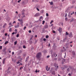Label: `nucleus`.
Instances as JSON below:
<instances>
[{
	"label": "nucleus",
	"instance_id": "obj_54",
	"mask_svg": "<svg viewBox=\"0 0 76 76\" xmlns=\"http://www.w3.org/2000/svg\"><path fill=\"white\" fill-rule=\"evenodd\" d=\"M20 14H19L18 15V16H19V18H20Z\"/></svg>",
	"mask_w": 76,
	"mask_h": 76
},
{
	"label": "nucleus",
	"instance_id": "obj_11",
	"mask_svg": "<svg viewBox=\"0 0 76 76\" xmlns=\"http://www.w3.org/2000/svg\"><path fill=\"white\" fill-rule=\"evenodd\" d=\"M9 25H11V26H10L9 27H12V26H13V25L12 24V22H11L10 23H9Z\"/></svg>",
	"mask_w": 76,
	"mask_h": 76
},
{
	"label": "nucleus",
	"instance_id": "obj_4",
	"mask_svg": "<svg viewBox=\"0 0 76 76\" xmlns=\"http://www.w3.org/2000/svg\"><path fill=\"white\" fill-rule=\"evenodd\" d=\"M69 37H71V38H72L73 37V34H72V32H70L69 35Z\"/></svg>",
	"mask_w": 76,
	"mask_h": 76
},
{
	"label": "nucleus",
	"instance_id": "obj_63",
	"mask_svg": "<svg viewBox=\"0 0 76 76\" xmlns=\"http://www.w3.org/2000/svg\"><path fill=\"white\" fill-rule=\"evenodd\" d=\"M37 10H38V11H39V10L38 8H37Z\"/></svg>",
	"mask_w": 76,
	"mask_h": 76
},
{
	"label": "nucleus",
	"instance_id": "obj_23",
	"mask_svg": "<svg viewBox=\"0 0 76 76\" xmlns=\"http://www.w3.org/2000/svg\"><path fill=\"white\" fill-rule=\"evenodd\" d=\"M21 23V24H23V21H22V20H21V21H20Z\"/></svg>",
	"mask_w": 76,
	"mask_h": 76
},
{
	"label": "nucleus",
	"instance_id": "obj_49",
	"mask_svg": "<svg viewBox=\"0 0 76 76\" xmlns=\"http://www.w3.org/2000/svg\"><path fill=\"white\" fill-rule=\"evenodd\" d=\"M61 25L62 26H63V23H61Z\"/></svg>",
	"mask_w": 76,
	"mask_h": 76
},
{
	"label": "nucleus",
	"instance_id": "obj_33",
	"mask_svg": "<svg viewBox=\"0 0 76 76\" xmlns=\"http://www.w3.org/2000/svg\"><path fill=\"white\" fill-rule=\"evenodd\" d=\"M49 36H48V35H47V36H46V38H48V37H49Z\"/></svg>",
	"mask_w": 76,
	"mask_h": 76
},
{
	"label": "nucleus",
	"instance_id": "obj_22",
	"mask_svg": "<svg viewBox=\"0 0 76 76\" xmlns=\"http://www.w3.org/2000/svg\"><path fill=\"white\" fill-rule=\"evenodd\" d=\"M17 44V41H15L14 42V45H16Z\"/></svg>",
	"mask_w": 76,
	"mask_h": 76
},
{
	"label": "nucleus",
	"instance_id": "obj_5",
	"mask_svg": "<svg viewBox=\"0 0 76 76\" xmlns=\"http://www.w3.org/2000/svg\"><path fill=\"white\" fill-rule=\"evenodd\" d=\"M41 15V14L37 13L34 16V17H37V16H40Z\"/></svg>",
	"mask_w": 76,
	"mask_h": 76
},
{
	"label": "nucleus",
	"instance_id": "obj_32",
	"mask_svg": "<svg viewBox=\"0 0 76 76\" xmlns=\"http://www.w3.org/2000/svg\"><path fill=\"white\" fill-rule=\"evenodd\" d=\"M65 20H66V21H67V17L65 18Z\"/></svg>",
	"mask_w": 76,
	"mask_h": 76
},
{
	"label": "nucleus",
	"instance_id": "obj_14",
	"mask_svg": "<svg viewBox=\"0 0 76 76\" xmlns=\"http://www.w3.org/2000/svg\"><path fill=\"white\" fill-rule=\"evenodd\" d=\"M70 48V45L68 46H66V48L67 49V48Z\"/></svg>",
	"mask_w": 76,
	"mask_h": 76
},
{
	"label": "nucleus",
	"instance_id": "obj_28",
	"mask_svg": "<svg viewBox=\"0 0 76 76\" xmlns=\"http://www.w3.org/2000/svg\"><path fill=\"white\" fill-rule=\"evenodd\" d=\"M25 12V10L24 9H23L22 10V12Z\"/></svg>",
	"mask_w": 76,
	"mask_h": 76
},
{
	"label": "nucleus",
	"instance_id": "obj_52",
	"mask_svg": "<svg viewBox=\"0 0 76 76\" xmlns=\"http://www.w3.org/2000/svg\"><path fill=\"white\" fill-rule=\"evenodd\" d=\"M61 69L62 70H63L64 69V68L63 67H61Z\"/></svg>",
	"mask_w": 76,
	"mask_h": 76
},
{
	"label": "nucleus",
	"instance_id": "obj_44",
	"mask_svg": "<svg viewBox=\"0 0 76 76\" xmlns=\"http://www.w3.org/2000/svg\"><path fill=\"white\" fill-rule=\"evenodd\" d=\"M2 46H0V49H1H1H2Z\"/></svg>",
	"mask_w": 76,
	"mask_h": 76
},
{
	"label": "nucleus",
	"instance_id": "obj_58",
	"mask_svg": "<svg viewBox=\"0 0 76 76\" xmlns=\"http://www.w3.org/2000/svg\"><path fill=\"white\" fill-rule=\"evenodd\" d=\"M12 55H14V52H12Z\"/></svg>",
	"mask_w": 76,
	"mask_h": 76
},
{
	"label": "nucleus",
	"instance_id": "obj_62",
	"mask_svg": "<svg viewBox=\"0 0 76 76\" xmlns=\"http://www.w3.org/2000/svg\"><path fill=\"white\" fill-rule=\"evenodd\" d=\"M68 75H69V76H71V74H70V73H69L68 74Z\"/></svg>",
	"mask_w": 76,
	"mask_h": 76
},
{
	"label": "nucleus",
	"instance_id": "obj_12",
	"mask_svg": "<svg viewBox=\"0 0 76 76\" xmlns=\"http://www.w3.org/2000/svg\"><path fill=\"white\" fill-rule=\"evenodd\" d=\"M6 25H7V23H5L3 26V28H5V27H6Z\"/></svg>",
	"mask_w": 76,
	"mask_h": 76
},
{
	"label": "nucleus",
	"instance_id": "obj_6",
	"mask_svg": "<svg viewBox=\"0 0 76 76\" xmlns=\"http://www.w3.org/2000/svg\"><path fill=\"white\" fill-rule=\"evenodd\" d=\"M50 67L48 68V66H47L46 68V70H47V72L49 71V70H50Z\"/></svg>",
	"mask_w": 76,
	"mask_h": 76
},
{
	"label": "nucleus",
	"instance_id": "obj_31",
	"mask_svg": "<svg viewBox=\"0 0 76 76\" xmlns=\"http://www.w3.org/2000/svg\"><path fill=\"white\" fill-rule=\"evenodd\" d=\"M69 69V68L67 69V72H69V70H70Z\"/></svg>",
	"mask_w": 76,
	"mask_h": 76
},
{
	"label": "nucleus",
	"instance_id": "obj_15",
	"mask_svg": "<svg viewBox=\"0 0 76 76\" xmlns=\"http://www.w3.org/2000/svg\"><path fill=\"white\" fill-rule=\"evenodd\" d=\"M28 58H29V56H28L26 58V61H27L28 60Z\"/></svg>",
	"mask_w": 76,
	"mask_h": 76
},
{
	"label": "nucleus",
	"instance_id": "obj_38",
	"mask_svg": "<svg viewBox=\"0 0 76 76\" xmlns=\"http://www.w3.org/2000/svg\"><path fill=\"white\" fill-rule=\"evenodd\" d=\"M22 20H20V19H18V21H20V22H21V21H22Z\"/></svg>",
	"mask_w": 76,
	"mask_h": 76
},
{
	"label": "nucleus",
	"instance_id": "obj_39",
	"mask_svg": "<svg viewBox=\"0 0 76 76\" xmlns=\"http://www.w3.org/2000/svg\"><path fill=\"white\" fill-rule=\"evenodd\" d=\"M21 1V0H19L18 1V3H20V2Z\"/></svg>",
	"mask_w": 76,
	"mask_h": 76
},
{
	"label": "nucleus",
	"instance_id": "obj_42",
	"mask_svg": "<svg viewBox=\"0 0 76 76\" xmlns=\"http://www.w3.org/2000/svg\"><path fill=\"white\" fill-rule=\"evenodd\" d=\"M73 7H74V6L73 5L71 7V8H73Z\"/></svg>",
	"mask_w": 76,
	"mask_h": 76
},
{
	"label": "nucleus",
	"instance_id": "obj_19",
	"mask_svg": "<svg viewBox=\"0 0 76 76\" xmlns=\"http://www.w3.org/2000/svg\"><path fill=\"white\" fill-rule=\"evenodd\" d=\"M73 20H74V18H72L70 21L71 22H73Z\"/></svg>",
	"mask_w": 76,
	"mask_h": 76
},
{
	"label": "nucleus",
	"instance_id": "obj_3",
	"mask_svg": "<svg viewBox=\"0 0 76 76\" xmlns=\"http://www.w3.org/2000/svg\"><path fill=\"white\" fill-rule=\"evenodd\" d=\"M58 30L59 31V33H61V32L63 31V29H62V28L59 27Z\"/></svg>",
	"mask_w": 76,
	"mask_h": 76
},
{
	"label": "nucleus",
	"instance_id": "obj_29",
	"mask_svg": "<svg viewBox=\"0 0 76 76\" xmlns=\"http://www.w3.org/2000/svg\"><path fill=\"white\" fill-rule=\"evenodd\" d=\"M24 17H25V15H23V16L21 17V18L22 19H23V18H24Z\"/></svg>",
	"mask_w": 76,
	"mask_h": 76
},
{
	"label": "nucleus",
	"instance_id": "obj_13",
	"mask_svg": "<svg viewBox=\"0 0 76 76\" xmlns=\"http://www.w3.org/2000/svg\"><path fill=\"white\" fill-rule=\"evenodd\" d=\"M5 60H6V59L5 58H4L3 59V64H4V62L5 61Z\"/></svg>",
	"mask_w": 76,
	"mask_h": 76
},
{
	"label": "nucleus",
	"instance_id": "obj_56",
	"mask_svg": "<svg viewBox=\"0 0 76 76\" xmlns=\"http://www.w3.org/2000/svg\"><path fill=\"white\" fill-rule=\"evenodd\" d=\"M22 69H23V67H21L20 68V70H21Z\"/></svg>",
	"mask_w": 76,
	"mask_h": 76
},
{
	"label": "nucleus",
	"instance_id": "obj_57",
	"mask_svg": "<svg viewBox=\"0 0 76 76\" xmlns=\"http://www.w3.org/2000/svg\"><path fill=\"white\" fill-rule=\"evenodd\" d=\"M49 57H50V56L49 55L47 57V58H49Z\"/></svg>",
	"mask_w": 76,
	"mask_h": 76
},
{
	"label": "nucleus",
	"instance_id": "obj_51",
	"mask_svg": "<svg viewBox=\"0 0 76 76\" xmlns=\"http://www.w3.org/2000/svg\"><path fill=\"white\" fill-rule=\"evenodd\" d=\"M16 23V21H14V22L12 23V24H13L14 23Z\"/></svg>",
	"mask_w": 76,
	"mask_h": 76
},
{
	"label": "nucleus",
	"instance_id": "obj_8",
	"mask_svg": "<svg viewBox=\"0 0 76 76\" xmlns=\"http://www.w3.org/2000/svg\"><path fill=\"white\" fill-rule=\"evenodd\" d=\"M48 25H45L44 26V28L45 29H47L48 28Z\"/></svg>",
	"mask_w": 76,
	"mask_h": 76
},
{
	"label": "nucleus",
	"instance_id": "obj_10",
	"mask_svg": "<svg viewBox=\"0 0 76 76\" xmlns=\"http://www.w3.org/2000/svg\"><path fill=\"white\" fill-rule=\"evenodd\" d=\"M19 24H18L17 26H15V28H19Z\"/></svg>",
	"mask_w": 76,
	"mask_h": 76
},
{
	"label": "nucleus",
	"instance_id": "obj_17",
	"mask_svg": "<svg viewBox=\"0 0 76 76\" xmlns=\"http://www.w3.org/2000/svg\"><path fill=\"white\" fill-rule=\"evenodd\" d=\"M72 53L73 55H75V52L74 51H72Z\"/></svg>",
	"mask_w": 76,
	"mask_h": 76
},
{
	"label": "nucleus",
	"instance_id": "obj_35",
	"mask_svg": "<svg viewBox=\"0 0 76 76\" xmlns=\"http://www.w3.org/2000/svg\"><path fill=\"white\" fill-rule=\"evenodd\" d=\"M17 64H19V63H20V62H19V61H18V62H16Z\"/></svg>",
	"mask_w": 76,
	"mask_h": 76
},
{
	"label": "nucleus",
	"instance_id": "obj_21",
	"mask_svg": "<svg viewBox=\"0 0 76 76\" xmlns=\"http://www.w3.org/2000/svg\"><path fill=\"white\" fill-rule=\"evenodd\" d=\"M66 35H69V33H68L67 31H66Z\"/></svg>",
	"mask_w": 76,
	"mask_h": 76
},
{
	"label": "nucleus",
	"instance_id": "obj_61",
	"mask_svg": "<svg viewBox=\"0 0 76 76\" xmlns=\"http://www.w3.org/2000/svg\"><path fill=\"white\" fill-rule=\"evenodd\" d=\"M68 16H69V18H70V17H71V16H70V14H69L68 15Z\"/></svg>",
	"mask_w": 76,
	"mask_h": 76
},
{
	"label": "nucleus",
	"instance_id": "obj_27",
	"mask_svg": "<svg viewBox=\"0 0 76 76\" xmlns=\"http://www.w3.org/2000/svg\"><path fill=\"white\" fill-rule=\"evenodd\" d=\"M16 37H19V34H18L17 35Z\"/></svg>",
	"mask_w": 76,
	"mask_h": 76
},
{
	"label": "nucleus",
	"instance_id": "obj_43",
	"mask_svg": "<svg viewBox=\"0 0 76 76\" xmlns=\"http://www.w3.org/2000/svg\"><path fill=\"white\" fill-rule=\"evenodd\" d=\"M35 72H36V73H37V72H38V70L36 69V71H35Z\"/></svg>",
	"mask_w": 76,
	"mask_h": 76
},
{
	"label": "nucleus",
	"instance_id": "obj_24",
	"mask_svg": "<svg viewBox=\"0 0 76 76\" xmlns=\"http://www.w3.org/2000/svg\"><path fill=\"white\" fill-rule=\"evenodd\" d=\"M45 23V21H43L42 24V25H44Z\"/></svg>",
	"mask_w": 76,
	"mask_h": 76
},
{
	"label": "nucleus",
	"instance_id": "obj_26",
	"mask_svg": "<svg viewBox=\"0 0 76 76\" xmlns=\"http://www.w3.org/2000/svg\"><path fill=\"white\" fill-rule=\"evenodd\" d=\"M67 14L66 13H65V17H67Z\"/></svg>",
	"mask_w": 76,
	"mask_h": 76
},
{
	"label": "nucleus",
	"instance_id": "obj_45",
	"mask_svg": "<svg viewBox=\"0 0 76 76\" xmlns=\"http://www.w3.org/2000/svg\"><path fill=\"white\" fill-rule=\"evenodd\" d=\"M44 12V11L43 10H42V13H43Z\"/></svg>",
	"mask_w": 76,
	"mask_h": 76
},
{
	"label": "nucleus",
	"instance_id": "obj_53",
	"mask_svg": "<svg viewBox=\"0 0 76 76\" xmlns=\"http://www.w3.org/2000/svg\"><path fill=\"white\" fill-rule=\"evenodd\" d=\"M55 67L57 69V68H58V66H55Z\"/></svg>",
	"mask_w": 76,
	"mask_h": 76
},
{
	"label": "nucleus",
	"instance_id": "obj_64",
	"mask_svg": "<svg viewBox=\"0 0 76 76\" xmlns=\"http://www.w3.org/2000/svg\"><path fill=\"white\" fill-rule=\"evenodd\" d=\"M54 22V21H53V20H51V22L52 23V22Z\"/></svg>",
	"mask_w": 76,
	"mask_h": 76
},
{
	"label": "nucleus",
	"instance_id": "obj_55",
	"mask_svg": "<svg viewBox=\"0 0 76 76\" xmlns=\"http://www.w3.org/2000/svg\"><path fill=\"white\" fill-rule=\"evenodd\" d=\"M12 35H14L15 34V32H13V33H12Z\"/></svg>",
	"mask_w": 76,
	"mask_h": 76
},
{
	"label": "nucleus",
	"instance_id": "obj_40",
	"mask_svg": "<svg viewBox=\"0 0 76 76\" xmlns=\"http://www.w3.org/2000/svg\"><path fill=\"white\" fill-rule=\"evenodd\" d=\"M52 32L53 33H56V31H55L54 30H53Z\"/></svg>",
	"mask_w": 76,
	"mask_h": 76
},
{
	"label": "nucleus",
	"instance_id": "obj_9",
	"mask_svg": "<svg viewBox=\"0 0 76 76\" xmlns=\"http://www.w3.org/2000/svg\"><path fill=\"white\" fill-rule=\"evenodd\" d=\"M42 16H40L39 18V21H41V20H42ZM42 19V20H41Z\"/></svg>",
	"mask_w": 76,
	"mask_h": 76
},
{
	"label": "nucleus",
	"instance_id": "obj_46",
	"mask_svg": "<svg viewBox=\"0 0 76 76\" xmlns=\"http://www.w3.org/2000/svg\"><path fill=\"white\" fill-rule=\"evenodd\" d=\"M28 32L29 33H31V30H29V31H28Z\"/></svg>",
	"mask_w": 76,
	"mask_h": 76
},
{
	"label": "nucleus",
	"instance_id": "obj_1",
	"mask_svg": "<svg viewBox=\"0 0 76 76\" xmlns=\"http://www.w3.org/2000/svg\"><path fill=\"white\" fill-rule=\"evenodd\" d=\"M41 56H42V55L41 54V52L38 53L36 54V57L39 60V59L40 58V57H41Z\"/></svg>",
	"mask_w": 76,
	"mask_h": 76
},
{
	"label": "nucleus",
	"instance_id": "obj_2",
	"mask_svg": "<svg viewBox=\"0 0 76 76\" xmlns=\"http://www.w3.org/2000/svg\"><path fill=\"white\" fill-rule=\"evenodd\" d=\"M58 60L59 61H62V64H63V63L65 61V59L62 58L61 57L58 58Z\"/></svg>",
	"mask_w": 76,
	"mask_h": 76
},
{
	"label": "nucleus",
	"instance_id": "obj_20",
	"mask_svg": "<svg viewBox=\"0 0 76 76\" xmlns=\"http://www.w3.org/2000/svg\"><path fill=\"white\" fill-rule=\"evenodd\" d=\"M5 44V45H6V44H8V41H7L6 42H5L4 43Z\"/></svg>",
	"mask_w": 76,
	"mask_h": 76
},
{
	"label": "nucleus",
	"instance_id": "obj_18",
	"mask_svg": "<svg viewBox=\"0 0 76 76\" xmlns=\"http://www.w3.org/2000/svg\"><path fill=\"white\" fill-rule=\"evenodd\" d=\"M12 31V28H10L9 30V32H11Z\"/></svg>",
	"mask_w": 76,
	"mask_h": 76
},
{
	"label": "nucleus",
	"instance_id": "obj_48",
	"mask_svg": "<svg viewBox=\"0 0 76 76\" xmlns=\"http://www.w3.org/2000/svg\"><path fill=\"white\" fill-rule=\"evenodd\" d=\"M22 15H24V14H25V12H22Z\"/></svg>",
	"mask_w": 76,
	"mask_h": 76
},
{
	"label": "nucleus",
	"instance_id": "obj_50",
	"mask_svg": "<svg viewBox=\"0 0 76 76\" xmlns=\"http://www.w3.org/2000/svg\"><path fill=\"white\" fill-rule=\"evenodd\" d=\"M30 43H31V44H32V41H30Z\"/></svg>",
	"mask_w": 76,
	"mask_h": 76
},
{
	"label": "nucleus",
	"instance_id": "obj_16",
	"mask_svg": "<svg viewBox=\"0 0 76 76\" xmlns=\"http://www.w3.org/2000/svg\"><path fill=\"white\" fill-rule=\"evenodd\" d=\"M52 74L53 75H55V71H52Z\"/></svg>",
	"mask_w": 76,
	"mask_h": 76
},
{
	"label": "nucleus",
	"instance_id": "obj_34",
	"mask_svg": "<svg viewBox=\"0 0 76 76\" xmlns=\"http://www.w3.org/2000/svg\"><path fill=\"white\" fill-rule=\"evenodd\" d=\"M50 4H51V5H53V2H51L50 3Z\"/></svg>",
	"mask_w": 76,
	"mask_h": 76
},
{
	"label": "nucleus",
	"instance_id": "obj_7",
	"mask_svg": "<svg viewBox=\"0 0 76 76\" xmlns=\"http://www.w3.org/2000/svg\"><path fill=\"white\" fill-rule=\"evenodd\" d=\"M52 56H55V57H56V56L57 57V54H56V53H54L52 55Z\"/></svg>",
	"mask_w": 76,
	"mask_h": 76
},
{
	"label": "nucleus",
	"instance_id": "obj_60",
	"mask_svg": "<svg viewBox=\"0 0 76 76\" xmlns=\"http://www.w3.org/2000/svg\"><path fill=\"white\" fill-rule=\"evenodd\" d=\"M64 54H65V56H66V53L65 52Z\"/></svg>",
	"mask_w": 76,
	"mask_h": 76
},
{
	"label": "nucleus",
	"instance_id": "obj_59",
	"mask_svg": "<svg viewBox=\"0 0 76 76\" xmlns=\"http://www.w3.org/2000/svg\"><path fill=\"white\" fill-rule=\"evenodd\" d=\"M32 39V37H31V38L30 39V40H31Z\"/></svg>",
	"mask_w": 76,
	"mask_h": 76
},
{
	"label": "nucleus",
	"instance_id": "obj_37",
	"mask_svg": "<svg viewBox=\"0 0 76 76\" xmlns=\"http://www.w3.org/2000/svg\"><path fill=\"white\" fill-rule=\"evenodd\" d=\"M46 16H48V13H46Z\"/></svg>",
	"mask_w": 76,
	"mask_h": 76
},
{
	"label": "nucleus",
	"instance_id": "obj_47",
	"mask_svg": "<svg viewBox=\"0 0 76 76\" xmlns=\"http://www.w3.org/2000/svg\"><path fill=\"white\" fill-rule=\"evenodd\" d=\"M7 33H5V36H7Z\"/></svg>",
	"mask_w": 76,
	"mask_h": 76
},
{
	"label": "nucleus",
	"instance_id": "obj_41",
	"mask_svg": "<svg viewBox=\"0 0 76 76\" xmlns=\"http://www.w3.org/2000/svg\"><path fill=\"white\" fill-rule=\"evenodd\" d=\"M43 41H46V39H45V38H44L43 39Z\"/></svg>",
	"mask_w": 76,
	"mask_h": 76
},
{
	"label": "nucleus",
	"instance_id": "obj_25",
	"mask_svg": "<svg viewBox=\"0 0 76 76\" xmlns=\"http://www.w3.org/2000/svg\"><path fill=\"white\" fill-rule=\"evenodd\" d=\"M23 48L25 49V48H26V46H25V45H24V46H23Z\"/></svg>",
	"mask_w": 76,
	"mask_h": 76
},
{
	"label": "nucleus",
	"instance_id": "obj_36",
	"mask_svg": "<svg viewBox=\"0 0 76 76\" xmlns=\"http://www.w3.org/2000/svg\"><path fill=\"white\" fill-rule=\"evenodd\" d=\"M26 28V26H25L24 28H23V30H25V29Z\"/></svg>",
	"mask_w": 76,
	"mask_h": 76
},
{
	"label": "nucleus",
	"instance_id": "obj_30",
	"mask_svg": "<svg viewBox=\"0 0 76 76\" xmlns=\"http://www.w3.org/2000/svg\"><path fill=\"white\" fill-rule=\"evenodd\" d=\"M42 31L43 32H44L45 31V29L44 28H43Z\"/></svg>",
	"mask_w": 76,
	"mask_h": 76
}]
</instances>
